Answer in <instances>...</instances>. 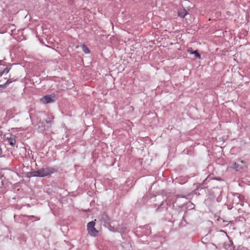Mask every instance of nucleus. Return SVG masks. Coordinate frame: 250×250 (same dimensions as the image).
Masks as SVG:
<instances>
[{"mask_svg": "<svg viewBox=\"0 0 250 250\" xmlns=\"http://www.w3.org/2000/svg\"><path fill=\"white\" fill-rule=\"evenodd\" d=\"M57 170L52 167H46L32 172V175L36 177H46L56 172Z\"/></svg>", "mask_w": 250, "mask_h": 250, "instance_id": "1", "label": "nucleus"}, {"mask_svg": "<svg viewBox=\"0 0 250 250\" xmlns=\"http://www.w3.org/2000/svg\"><path fill=\"white\" fill-rule=\"evenodd\" d=\"M95 223L94 221H91L87 224V230L89 234L92 236H96L98 235V231L95 228Z\"/></svg>", "mask_w": 250, "mask_h": 250, "instance_id": "2", "label": "nucleus"}, {"mask_svg": "<svg viewBox=\"0 0 250 250\" xmlns=\"http://www.w3.org/2000/svg\"><path fill=\"white\" fill-rule=\"evenodd\" d=\"M55 100L54 95H46L41 99V102L44 104L53 103Z\"/></svg>", "mask_w": 250, "mask_h": 250, "instance_id": "3", "label": "nucleus"}, {"mask_svg": "<svg viewBox=\"0 0 250 250\" xmlns=\"http://www.w3.org/2000/svg\"><path fill=\"white\" fill-rule=\"evenodd\" d=\"M177 14H178V17L183 19L185 17V16L187 15L188 14V12L186 9H183L179 10L178 11Z\"/></svg>", "mask_w": 250, "mask_h": 250, "instance_id": "4", "label": "nucleus"}, {"mask_svg": "<svg viewBox=\"0 0 250 250\" xmlns=\"http://www.w3.org/2000/svg\"><path fill=\"white\" fill-rule=\"evenodd\" d=\"M233 168L235 169L236 170L238 171L239 169L243 168V166H242L241 165H240V163L236 162L233 165Z\"/></svg>", "mask_w": 250, "mask_h": 250, "instance_id": "5", "label": "nucleus"}, {"mask_svg": "<svg viewBox=\"0 0 250 250\" xmlns=\"http://www.w3.org/2000/svg\"><path fill=\"white\" fill-rule=\"evenodd\" d=\"M83 51L85 53V54H88L90 53V50L88 49V48L85 45L83 44L82 46Z\"/></svg>", "mask_w": 250, "mask_h": 250, "instance_id": "6", "label": "nucleus"}, {"mask_svg": "<svg viewBox=\"0 0 250 250\" xmlns=\"http://www.w3.org/2000/svg\"><path fill=\"white\" fill-rule=\"evenodd\" d=\"M8 143L10 144V145H11L12 146H13L14 145H15V144L16 143V141L15 140V139L13 138H10L8 139Z\"/></svg>", "mask_w": 250, "mask_h": 250, "instance_id": "7", "label": "nucleus"}, {"mask_svg": "<svg viewBox=\"0 0 250 250\" xmlns=\"http://www.w3.org/2000/svg\"><path fill=\"white\" fill-rule=\"evenodd\" d=\"M237 162L238 163H240V165H241L242 166H243V167H247V164H246V162L245 161L241 160L240 159H238V160H237Z\"/></svg>", "mask_w": 250, "mask_h": 250, "instance_id": "8", "label": "nucleus"}, {"mask_svg": "<svg viewBox=\"0 0 250 250\" xmlns=\"http://www.w3.org/2000/svg\"><path fill=\"white\" fill-rule=\"evenodd\" d=\"M190 54H194L196 57L199 59H201V55L198 52L197 50L193 51V52H190Z\"/></svg>", "mask_w": 250, "mask_h": 250, "instance_id": "9", "label": "nucleus"}, {"mask_svg": "<svg viewBox=\"0 0 250 250\" xmlns=\"http://www.w3.org/2000/svg\"><path fill=\"white\" fill-rule=\"evenodd\" d=\"M9 70L10 69H9L8 68H5L2 72L0 73V76H1L4 73L7 74L9 72Z\"/></svg>", "mask_w": 250, "mask_h": 250, "instance_id": "10", "label": "nucleus"}, {"mask_svg": "<svg viewBox=\"0 0 250 250\" xmlns=\"http://www.w3.org/2000/svg\"><path fill=\"white\" fill-rule=\"evenodd\" d=\"M188 53H189L190 54V52H193V51H191V50H190V49H188Z\"/></svg>", "mask_w": 250, "mask_h": 250, "instance_id": "11", "label": "nucleus"}, {"mask_svg": "<svg viewBox=\"0 0 250 250\" xmlns=\"http://www.w3.org/2000/svg\"><path fill=\"white\" fill-rule=\"evenodd\" d=\"M46 123H48V124H50V123H51V122H50V121H46Z\"/></svg>", "mask_w": 250, "mask_h": 250, "instance_id": "12", "label": "nucleus"}]
</instances>
